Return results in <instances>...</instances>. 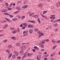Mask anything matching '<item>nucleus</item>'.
<instances>
[{
    "label": "nucleus",
    "mask_w": 60,
    "mask_h": 60,
    "mask_svg": "<svg viewBox=\"0 0 60 60\" xmlns=\"http://www.w3.org/2000/svg\"><path fill=\"white\" fill-rule=\"evenodd\" d=\"M45 41H46V42H49V39H48L46 40H43L42 41H41L40 43H44L45 42Z\"/></svg>",
    "instance_id": "obj_1"
},
{
    "label": "nucleus",
    "mask_w": 60,
    "mask_h": 60,
    "mask_svg": "<svg viewBox=\"0 0 60 60\" xmlns=\"http://www.w3.org/2000/svg\"><path fill=\"white\" fill-rule=\"evenodd\" d=\"M41 58V56L40 55L38 56L37 57V60H39Z\"/></svg>",
    "instance_id": "obj_2"
},
{
    "label": "nucleus",
    "mask_w": 60,
    "mask_h": 60,
    "mask_svg": "<svg viewBox=\"0 0 60 60\" xmlns=\"http://www.w3.org/2000/svg\"><path fill=\"white\" fill-rule=\"evenodd\" d=\"M14 54H15L16 56H18V55H19V53L18 52L16 51H15L14 52Z\"/></svg>",
    "instance_id": "obj_3"
},
{
    "label": "nucleus",
    "mask_w": 60,
    "mask_h": 60,
    "mask_svg": "<svg viewBox=\"0 0 60 60\" xmlns=\"http://www.w3.org/2000/svg\"><path fill=\"white\" fill-rule=\"evenodd\" d=\"M7 11H8V10L7 9H4L2 10V12H6Z\"/></svg>",
    "instance_id": "obj_4"
},
{
    "label": "nucleus",
    "mask_w": 60,
    "mask_h": 60,
    "mask_svg": "<svg viewBox=\"0 0 60 60\" xmlns=\"http://www.w3.org/2000/svg\"><path fill=\"white\" fill-rule=\"evenodd\" d=\"M33 30L32 29H31L29 30V33L30 34H32V33H33Z\"/></svg>",
    "instance_id": "obj_5"
},
{
    "label": "nucleus",
    "mask_w": 60,
    "mask_h": 60,
    "mask_svg": "<svg viewBox=\"0 0 60 60\" xmlns=\"http://www.w3.org/2000/svg\"><path fill=\"white\" fill-rule=\"evenodd\" d=\"M21 49L22 50H25V49H26V47L25 46H22L21 47Z\"/></svg>",
    "instance_id": "obj_6"
},
{
    "label": "nucleus",
    "mask_w": 60,
    "mask_h": 60,
    "mask_svg": "<svg viewBox=\"0 0 60 60\" xmlns=\"http://www.w3.org/2000/svg\"><path fill=\"white\" fill-rule=\"evenodd\" d=\"M44 33H41V34H39L38 35L39 37H41V36H43V35H44Z\"/></svg>",
    "instance_id": "obj_7"
},
{
    "label": "nucleus",
    "mask_w": 60,
    "mask_h": 60,
    "mask_svg": "<svg viewBox=\"0 0 60 60\" xmlns=\"http://www.w3.org/2000/svg\"><path fill=\"white\" fill-rule=\"evenodd\" d=\"M60 43V40H58L57 41H55L53 43L54 44H56V43Z\"/></svg>",
    "instance_id": "obj_8"
},
{
    "label": "nucleus",
    "mask_w": 60,
    "mask_h": 60,
    "mask_svg": "<svg viewBox=\"0 0 60 60\" xmlns=\"http://www.w3.org/2000/svg\"><path fill=\"white\" fill-rule=\"evenodd\" d=\"M7 27H8V25L6 24L4 26L3 28H4V29H5V28H6Z\"/></svg>",
    "instance_id": "obj_9"
},
{
    "label": "nucleus",
    "mask_w": 60,
    "mask_h": 60,
    "mask_svg": "<svg viewBox=\"0 0 60 60\" xmlns=\"http://www.w3.org/2000/svg\"><path fill=\"white\" fill-rule=\"evenodd\" d=\"M28 6L27 5H25L22 7V8L23 9H26L28 8Z\"/></svg>",
    "instance_id": "obj_10"
},
{
    "label": "nucleus",
    "mask_w": 60,
    "mask_h": 60,
    "mask_svg": "<svg viewBox=\"0 0 60 60\" xmlns=\"http://www.w3.org/2000/svg\"><path fill=\"white\" fill-rule=\"evenodd\" d=\"M27 1L26 0H25L24 1L23 3V4L24 5H25V4H26V3H27Z\"/></svg>",
    "instance_id": "obj_11"
},
{
    "label": "nucleus",
    "mask_w": 60,
    "mask_h": 60,
    "mask_svg": "<svg viewBox=\"0 0 60 60\" xmlns=\"http://www.w3.org/2000/svg\"><path fill=\"white\" fill-rule=\"evenodd\" d=\"M40 14L42 17H43V18H45V19H47V18L46 16H44V15H43L41 14V13H40Z\"/></svg>",
    "instance_id": "obj_12"
},
{
    "label": "nucleus",
    "mask_w": 60,
    "mask_h": 60,
    "mask_svg": "<svg viewBox=\"0 0 60 60\" xmlns=\"http://www.w3.org/2000/svg\"><path fill=\"white\" fill-rule=\"evenodd\" d=\"M58 30H59V28H57L54 30V31L55 32H57L58 31Z\"/></svg>",
    "instance_id": "obj_13"
},
{
    "label": "nucleus",
    "mask_w": 60,
    "mask_h": 60,
    "mask_svg": "<svg viewBox=\"0 0 60 60\" xmlns=\"http://www.w3.org/2000/svg\"><path fill=\"white\" fill-rule=\"evenodd\" d=\"M39 45H40V46H41V48H44V45L42 44L41 43H39Z\"/></svg>",
    "instance_id": "obj_14"
},
{
    "label": "nucleus",
    "mask_w": 60,
    "mask_h": 60,
    "mask_svg": "<svg viewBox=\"0 0 60 60\" xmlns=\"http://www.w3.org/2000/svg\"><path fill=\"white\" fill-rule=\"evenodd\" d=\"M29 27H30V28H34V26H33L32 25H29L28 26Z\"/></svg>",
    "instance_id": "obj_15"
},
{
    "label": "nucleus",
    "mask_w": 60,
    "mask_h": 60,
    "mask_svg": "<svg viewBox=\"0 0 60 60\" xmlns=\"http://www.w3.org/2000/svg\"><path fill=\"white\" fill-rule=\"evenodd\" d=\"M33 55V53H27V56H31L32 55Z\"/></svg>",
    "instance_id": "obj_16"
},
{
    "label": "nucleus",
    "mask_w": 60,
    "mask_h": 60,
    "mask_svg": "<svg viewBox=\"0 0 60 60\" xmlns=\"http://www.w3.org/2000/svg\"><path fill=\"white\" fill-rule=\"evenodd\" d=\"M24 52V51L23 50H22L20 51V53L21 55H22V54H23Z\"/></svg>",
    "instance_id": "obj_17"
},
{
    "label": "nucleus",
    "mask_w": 60,
    "mask_h": 60,
    "mask_svg": "<svg viewBox=\"0 0 60 60\" xmlns=\"http://www.w3.org/2000/svg\"><path fill=\"white\" fill-rule=\"evenodd\" d=\"M23 25H24L25 27H27V24L26 23H23Z\"/></svg>",
    "instance_id": "obj_18"
},
{
    "label": "nucleus",
    "mask_w": 60,
    "mask_h": 60,
    "mask_svg": "<svg viewBox=\"0 0 60 60\" xmlns=\"http://www.w3.org/2000/svg\"><path fill=\"white\" fill-rule=\"evenodd\" d=\"M34 15V13H30L29 15V16H32Z\"/></svg>",
    "instance_id": "obj_19"
},
{
    "label": "nucleus",
    "mask_w": 60,
    "mask_h": 60,
    "mask_svg": "<svg viewBox=\"0 0 60 60\" xmlns=\"http://www.w3.org/2000/svg\"><path fill=\"white\" fill-rule=\"evenodd\" d=\"M38 23H39V24H40V23H41V21L40 20V18H38Z\"/></svg>",
    "instance_id": "obj_20"
},
{
    "label": "nucleus",
    "mask_w": 60,
    "mask_h": 60,
    "mask_svg": "<svg viewBox=\"0 0 60 60\" xmlns=\"http://www.w3.org/2000/svg\"><path fill=\"white\" fill-rule=\"evenodd\" d=\"M8 48H12V46L11 45H9L8 46Z\"/></svg>",
    "instance_id": "obj_21"
},
{
    "label": "nucleus",
    "mask_w": 60,
    "mask_h": 60,
    "mask_svg": "<svg viewBox=\"0 0 60 60\" xmlns=\"http://www.w3.org/2000/svg\"><path fill=\"white\" fill-rule=\"evenodd\" d=\"M33 17H34L35 18H38L39 17V15H35L33 16Z\"/></svg>",
    "instance_id": "obj_22"
},
{
    "label": "nucleus",
    "mask_w": 60,
    "mask_h": 60,
    "mask_svg": "<svg viewBox=\"0 0 60 60\" xmlns=\"http://www.w3.org/2000/svg\"><path fill=\"white\" fill-rule=\"evenodd\" d=\"M16 46L17 47H19L20 46V44L19 43H17L16 44Z\"/></svg>",
    "instance_id": "obj_23"
},
{
    "label": "nucleus",
    "mask_w": 60,
    "mask_h": 60,
    "mask_svg": "<svg viewBox=\"0 0 60 60\" xmlns=\"http://www.w3.org/2000/svg\"><path fill=\"white\" fill-rule=\"evenodd\" d=\"M17 32V30H15L14 31H13L12 33L14 34H15V33H16Z\"/></svg>",
    "instance_id": "obj_24"
},
{
    "label": "nucleus",
    "mask_w": 60,
    "mask_h": 60,
    "mask_svg": "<svg viewBox=\"0 0 60 60\" xmlns=\"http://www.w3.org/2000/svg\"><path fill=\"white\" fill-rule=\"evenodd\" d=\"M52 16H54V17H55V16H56V15H51V17H50V19H52Z\"/></svg>",
    "instance_id": "obj_25"
},
{
    "label": "nucleus",
    "mask_w": 60,
    "mask_h": 60,
    "mask_svg": "<svg viewBox=\"0 0 60 60\" xmlns=\"http://www.w3.org/2000/svg\"><path fill=\"white\" fill-rule=\"evenodd\" d=\"M58 26V24L57 23H56L54 25V26L55 27H56L57 26Z\"/></svg>",
    "instance_id": "obj_26"
},
{
    "label": "nucleus",
    "mask_w": 60,
    "mask_h": 60,
    "mask_svg": "<svg viewBox=\"0 0 60 60\" xmlns=\"http://www.w3.org/2000/svg\"><path fill=\"white\" fill-rule=\"evenodd\" d=\"M26 57V56L24 55L23 57H22V60H23V59H24V58H25V57Z\"/></svg>",
    "instance_id": "obj_27"
},
{
    "label": "nucleus",
    "mask_w": 60,
    "mask_h": 60,
    "mask_svg": "<svg viewBox=\"0 0 60 60\" xmlns=\"http://www.w3.org/2000/svg\"><path fill=\"white\" fill-rule=\"evenodd\" d=\"M16 9L17 10H20L21 9H20V8L19 7H17L16 8Z\"/></svg>",
    "instance_id": "obj_28"
},
{
    "label": "nucleus",
    "mask_w": 60,
    "mask_h": 60,
    "mask_svg": "<svg viewBox=\"0 0 60 60\" xmlns=\"http://www.w3.org/2000/svg\"><path fill=\"white\" fill-rule=\"evenodd\" d=\"M38 6L39 7H42V4H39V5Z\"/></svg>",
    "instance_id": "obj_29"
},
{
    "label": "nucleus",
    "mask_w": 60,
    "mask_h": 60,
    "mask_svg": "<svg viewBox=\"0 0 60 60\" xmlns=\"http://www.w3.org/2000/svg\"><path fill=\"white\" fill-rule=\"evenodd\" d=\"M56 6H60V3H59V4H56Z\"/></svg>",
    "instance_id": "obj_30"
},
{
    "label": "nucleus",
    "mask_w": 60,
    "mask_h": 60,
    "mask_svg": "<svg viewBox=\"0 0 60 60\" xmlns=\"http://www.w3.org/2000/svg\"><path fill=\"white\" fill-rule=\"evenodd\" d=\"M19 12V11H17L15 12H14V14H17V13H18Z\"/></svg>",
    "instance_id": "obj_31"
},
{
    "label": "nucleus",
    "mask_w": 60,
    "mask_h": 60,
    "mask_svg": "<svg viewBox=\"0 0 60 60\" xmlns=\"http://www.w3.org/2000/svg\"><path fill=\"white\" fill-rule=\"evenodd\" d=\"M17 58L18 60H20L21 59V57L20 56H18L17 57Z\"/></svg>",
    "instance_id": "obj_32"
},
{
    "label": "nucleus",
    "mask_w": 60,
    "mask_h": 60,
    "mask_svg": "<svg viewBox=\"0 0 60 60\" xmlns=\"http://www.w3.org/2000/svg\"><path fill=\"white\" fill-rule=\"evenodd\" d=\"M11 39H13V40H16V38H14V37H13L11 38Z\"/></svg>",
    "instance_id": "obj_33"
},
{
    "label": "nucleus",
    "mask_w": 60,
    "mask_h": 60,
    "mask_svg": "<svg viewBox=\"0 0 60 60\" xmlns=\"http://www.w3.org/2000/svg\"><path fill=\"white\" fill-rule=\"evenodd\" d=\"M18 19H20L21 18V16L20 15H19L17 16Z\"/></svg>",
    "instance_id": "obj_34"
},
{
    "label": "nucleus",
    "mask_w": 60,
    "mask_h": 60,
    "mask_svg": "<svg viewBox=\"0 0 60 60\" xmlns=\"http://www.w3.org/2000/svg\"><path fill=\"white\" fill-rule=\"evenodd\" d=\"M12 56L13 58H16L15 55H13Z\"/></svg>",
    "instance_id": "obj_35"
},
{
    "label": "nucleus",
    "mask_w": 60,
    "mask_h": 60,
    "mask_svg": "<svg viewBox=\"0 0 60 60\" xmlns=\"http://www.w3.org/2000/svg\"><path fill=\"white\" fill-rule=\"evenodd\" d=\"M6 51L8 54H9V53H10V51H9V50H6Z\"/></svg>",
    "instance_id": "obj_36"
},
{
    "label": "nucleus",
    "mask_w": 60,
    "mask_h": 60,
    "mask_svg": "<svg viewBox=\"0 0 60 60\" xmlns=\"http://www.w3.org/2000/svg\"><path fill=\"white\" fill-rule=\"evenodd\" d=\"M48 12V11H45L43 12V14H44L45 13H47Z\"/></svg>",
    "instance_id": "obj_37"
},
{
    "label": "nucleus",
    "mask_w": 60,
    "mask_h": 60,
    "mask_svg": "<svg viewBox=\"0 0 60 60\" xmlns=\"http://www.w3.org/2000/svg\"><path fill=\"white\" fill-rule=\"evenodd\" d=\"M17 19L16 18H15V19H12V20H13V21H15L16 20H17Z\"/></svg>",
    "instance_id": "obj_38"
},
{
    "label": "nucleus",
    "mask_w": 60,
    "mask_h": 60,
    "mask_svg": "<svg viewBox=\"0 0 60 60\" xmlns=\"http://www.w3.org/2000/svg\"><path fill=\"white\" fill-rule=\"evenodd\" d=\"M32 23H34V24H35V23H36V22H35L34 21L32 20Z\"/></svg>",
    "instance_id": "obj_39"
},
{
    "label": "nucleus",
    "mask_w": 60,
    "mask_h": 60,
    "mask_svg": "<svg viewBox=\"0 0 60 60\" xmlns=\"http://www.w3.org/2000/svg\"><path fill=\"white\" fill-rule=\"evenodd\" d=\"M13 4V3H11L10 5V7H11V6H12V5Z\"/></svg>",
    "instance_id": "obj_40"
},
{
    "label": "nucleus",
    "mask_w": 60,
    "mask_h": 60,
    "mask_svg": "<svg viewBox=\"0 0 60 60\" xmlns=\"http://www.w3.org/2000/svg\"><path fill=\"white\" fill-rule=\"evenodd\" d=\"M55 17V16H52V19H56V17Z\"/></svg>",
    "instance_id": "obj_41"
},
{
    "label": "nucleus",
    "mask_w": 60,
    "mask_h": 60,
    "mask_svg": "<svg viewBox=\"0 0 60 60\" xmlns=\"http://www.w3.org/2000/svg\"><path fill=\"white\" fill-rule=\"evenodd\" d=\"M7 41V40L6 39L5 40L3 41L4 42H6Z\"/></svg>",
    "instance_id": "obj_42"
},
{
    "label": "nucleus",
    "mask_w": 60,
    "mask_h": 60,
    "mask_svg": "<svg viewBox=\"0 0 60 60\" xmlns=\"http://www.w3.org/2000/svg\"><path fill=\"white\" fill-rule=\"evenodd\" d=\"M7 21H8V22H11V21L9 19H8L7 20Z\"/></svg>",
    "instance_id": "obj_43"
},
{
    "label": "nucleus",
    "mask_w": 60,
    "mask_h": 60,
    "mask_svg": "<svg viewBox=\"0 0 60 60\" xmlns=\"http://www.w3.org/2000/svg\"><path fill=\"white\" fill-rule=\"evenodd\" d=\"M41 32L40 31H38V34H41Z\"/></svg>",
    "instance_id": "obj_44"
},
{
    "label": "nucleus",
    "mask_w": 60,
    "mask_h": 60,
    "mask_svg": "<svg viewBox=\"0 0 60 60\" xmlns=\"http://www.w3.org/2000/svg\"><path fill=\"white\" fill-rule=\"evenodd\" d=\"M53 23H56L57 22V21L56 20H55L53 21Z\"/></svg>",
    "instance_id": "obj_45"
},
{
    "label": "nucleus",
    "mask_w": 60,
    "mask_h": 60,
    "mask_svg": "<svg viewBox=\"0 0 60 60\" xmlns=\"http://www.w3.org/2000/svg\"><path fill=\"white\" fill-rule=\"evenodd\" d=\"M11 10H12V9L11 8H8V11H11Z\"/></svg>",
    "instance_id": "obj_46"
},
{
    "label": "nucleus",
    "mask_w": 60,
    "mask_h": 60,
    "mask_svg": "<svg viewBox=\"0 0 60 60\" xmlns=\"http://www.w3.org/2000/svg\"><path fill=\"white\" fill-rule=\"evenodd\" d=\"M27 52H25L24 53V55L26 56V55L27 54Z\"/></svg>",
    "instance_id": "obj_47"
},
{
    "label": "nucleus",
    "mask_w": 60,
    "mask_h": 60,
    "mask_svg": "<svg viewBox=\"0 0 60 60\" xmlns=\"http://www.w3.org/2000/svg\"><path fill=\"white\" fill-rule=\"evenodd\" d=\"M9 16L10 17V18H12V17H13V15H9Z\"/></svg>",
    "instance_id": "obj_48"
},
{
    "label": "nucleus",
    "mask_w": 60,
    "mask_h": 60,
    "mask_svg": "<svg viewBox=\"0 0 60 60\" xmlns=\"http://www.w3.org/2000/svg\"><path fill=\"white\" fill-rule=\"evenodd\" d=\"M5 4L7 6H9V4H8V3H6Z\"/></svg>",
    "instance_id": "obj_49"
},
{
    "label": "nucleus",
    "mask_w": 60,
    "mask_h": 60,
    "mask_svg": "<svg viewBox=\"0 0 60 60\" xmlns=\"http://www.w3.org/2000/svg\"><path fill=\"white\" fill-rule=\"evenodd\" d=\"M38 30H38V29H36L35 30V32H37V31H38Z\"/></svg>",
    "instance_id": "obj_50"
},
{
    "label": "nucleus",
    "mask_w": 60,
    "mask_h": 60,
    "mask_svg": "<svg viewBox=\"0 0 60 60\" xmlns=\"http://www.w3.org/2000/svg\"><path fill=\"white\" fill-rule=\"evenodd\" d=\"M4 34H1L0 35V37L3 36H4Z\"/></svg>",
    "instance_id": "obj_51"
},
{
    "label": "nucleus",
    "mask_w": 60,
    "mask_h": 60,
    "mask_svg": "<svg viewBox=\"0 0 60 60\" xmlns=\"http://www.w3.org/2000/svg\"><path fill=\"white\" fill-rule=\"evenodd\" d=\"M55 41V40H54V39H52V43H53V42H54Z\"/></svg>",
    "instance_id": "obj_52"
},
{
    "label": "nucleus",
    "mask_w": 60,
    "mask_h": 60,
    "mask_svg": "<svg viewBox=\"0 0 60 60\" xmlns=\"http://www.w3.org/2000/svg\"><path fill=\"white\" fill-rule=\"evenodd\" d=\"M25 29V26H23V27H22V29Z\"/></svg>",
    "instance_id": "obj_53"
},
{
    "label": "nucleus",
    "mask_w": 60,
    "mask_h": 60,
    "mask_svg": "<svg viewBox=\"0 0 60 60\" xmlns=\"http://www.w3.org/2000/svg\"><path fill=\"white\" fill-rule=\"evenodd\" d=\"M57 20V21L58 22H59V21H60V19H57L56 20Z\"/></svg>",
    "instance_id": "obj_54"
},
{
    "label": "nucleus",
    "mask_w": 60,
    "mask_h": 60,
    "mask_svg": "<svg viewBox=\"0 0 60 60\" xmlns=\"http://www.w3.org/2000/svg\"><path fill=\"white\" fill-rule=\"evenodd\" d=\"M54 56V55L53 54V53H52L51 55V56L53 57Z\"/></svg>",
    "instance_id": "obj_55"
},
{
    "label": "nucleus",
    "mask_w": 60,
    "mask_h": 60,
    "mask_svg": "<svg viewBox=\"0 0 60 60\" xmlns=\"http://www.w3.org/2000/svg\"><path fill=\"white\" fill-rule=\"evenodd\" d=\"M25 17V16H23L22 17V19H24Z\"/></svg>",
    "instance_id": "obj_56"
},
{
    "label": "nucleus",
    "mask_w": 60,
    "mask_h": 60,
    "mask_svg": "<svg viewBox=\"0 0 60 60\" xmlns=\"http://www.w3.org/2000/svg\"><path fill=\"white\" fill-rule=\"evenodd\" d=\"M27 34H28L27 33L26 34H25L24 35V36H26V35H27Z\"/></svg>",
    "instance_id": "obj_57"
},
{
    "label": "nucleus",
    "mask_w": 60,
    "mask_h": 60,
    "mask_svg": "<svg viewBox=\"0 0 60 60\" xmlns=\"http://www.w3.org/2000/svg\"><path fill=\"white\" fill-rule=\"evenodd\" d=\"M52 54L54 55V56H55V55H56V52H54L53 53H52Z\"/></svg>",
    "instance_id": "obj_58"
},
{
    "label": "nucleus",
    "mask_w": 60,
    "mask_h": 60,
    "mask_svg": "<svg viewBox=\"0 0 60 60\" xmlns=\"http://www.w3.org/2000/svg\"><path fill=\"white\" fill-rule=\"evenodd\" d=\"M28 22H31V23H32V21L29 20L28 21Z\"/></svg>",
    "instance_id": "obj_59"
},
{
    "label": "nucleus",
    "mask_w": 60,
    "mask_h": 60,
    "mask_svg": "<svg viewBox=\"0 0 60 60\" xmlns=\"http://www.w3.org/2000/svg\"><path fill=\"white\" fill-rule=\"evenodd\" d=\"M35 49H36V50H39V48H38L37 47Z\"/></svg>",
    "instance_id": "obj_60"
},
{
    "label": "nucleus",
    "mask_w": 60,
    "mask_h": 60,
    "mask_svg": "<svg viewBox=\"0 0 60 60\" xmlns=\"http://www.w3.org/2000/svg\"><path fill=\"white\" fill-rule=\"evenodd\" d=\"M20 27H21L22 26H23V25L22 24H21V25H20Z\"/></svg>",
    "instance_id": "obj_61"
},
{
    "label": "nucleus",
    "mask_w": 60,
    "mask_h": 60,
    "mask_svg": "<svg viewBox=\"0 0 60 60\" xmlns=\"http://www.w3.org/2000/svg\"><path fill=\"white\" fill-rule=\"evenodd\" d=\"M50 2V0H47V2Z\"/></svg>",
    "instance_id": "obj_62"
},
{
    "label": "nucleus",
    "mask_w": 60,
    "mask_h": 60,
    "mask_svg": "<svg viewBox=\"0 0 60 60\" xmlns=\"http://www.w3.org/2000/svg\"><path fill=\"white\" fill-rule=\"evenodd\" d=\"M49 28H51V26H50L49 27H48Z\"/></svg>",
    "instance_id": "obj_63"
},
{
    "label": "nucleus",
    "mask_w": 60,
    "mask_h": 60,
    "mask_svg": "<svg viewBox=\"0 0 60 60\" xmlns=\"http://www.w3.org/2000/svg\"><path fill=\"white\" fill-rule=\"evenodd\" d=\"M22 45H24V44H26L25 43H22Z\"/></svg>",
    "instance_id": "obj_64"
}]
</instances>
